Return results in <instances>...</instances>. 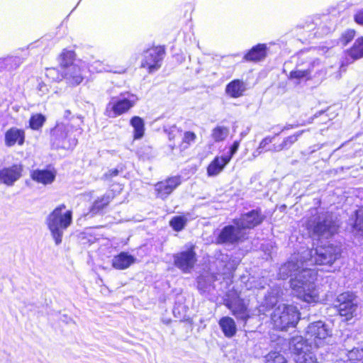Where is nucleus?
Masks as SVG:
<instances>
[{
    "mask_svg": "<svg viewBox=\"0 0 363 363\" xmlns=\"http://www.w3.org/2000/svg\"><path fill=\"white\" fill-rule=\"evenodd\" d=\"M279 276L282 279L291 277V288L294 296L299 299L309 303L319 301V291L315 283L317 272L308 268L302 255L300 260L298 255H294L290 261L281 265Z\"/></svg>",
    "mask_w": 363,
    "mask_h": 363,
    "instance_id": "1",
    "label": "nucleus"
},
{
    "mask_svg": "<svg viewBox=\"0 0 363 363\" xmlns=\"http://www.w3.org/2000/svg\"><path fill=\"white\" fill-rule=\"evenodd\" d=\"M65 209L66 206L61 204L50 212L45 218V224L57 245L62 242L65 230L72 223V211Z\"/></svg>",
    "mask_w": 363,
    "mask_h": 363,
    "instance_id": "2",
    "label": "nucleus"
},
{
    "mask_svg": "<svg viewBox=\"0 0 363 363\" xmlns=\"http://www.w3.org/2000/svg\"><path fill=\"white\" fill-rule=\"evenodd\" d=\"M340 256V247L332 244L319 246L315 249H307L302 252V257L307 267L313 264L330 267Z\"/></svg>",
    "mask_w": 363,
    "mask_h": 363,
    "instance_id": "3",
    "label": "nucleus"
},
{
    "mask_svg": "<svg viewBox=\"0 0 363 363\" xmlns=\"http://www.w3.org/2000/svg\"><path fill=\"white\" fill-rule=\"evenodd\" d=\"M307 228L318 238L328 239L337 233L338 225L332 213L322 212L308 221Z\"/></svg>",
    "mask_w": 363,
    "mask_h": 363,
    "instance_id": "4",
    "label": "nucleus"
},
{
    "mask_svg": "<svg viewBox=\"0 0 363 363\" xmlns=\"http://www.w3.org/2000/svg\"><path fill=\"white\" fill-rule=\"evenodd\" d=\"M274 328L286 330L289 327H294L299 320V312L293 305L281 303L274 310L271 315Z\"/></svg>",
    "mask_w": 363,
    "mask_h": 363,
    "instance_id": "5",
    "label": "nucleus"
},
{
    "mask_svg": "<svg viewBox=\"0 0 363 363\" xmlns=\"http://www.w3.org/2000/svg\"><path fill=\"white\" fill-rule=\"evenodd\" d=\"M307 340L317 348L332 344V329L324 322L319 320L308 325L306 329Z\"/></svg>",
    "mask_w": 363,
    "mask_h": 363,
    "instance_id": "6",
    "label": "nucleus"
},
{
    "mask_svg": "<svg viewBox=\"0 0 363 363\" xmlns=\"http://www.w3.org/2000/svg\"><path fill=\"white\" fill-rule=\"evenodd\" d=\"M138 101V96L130 92L121 93L118 96L111 97L106 105L105 115L109 118L121 116L133 108Z\"/></svg>",
    "mask_w": 363,
    "mask_h": 363,
    "instance_id": "7",
    "label": "nucleus"
},
{
    "mask_svg": "<svg viewBox=\"0 0 363 363\" xmlns=\"http://www.w3.org/2000/svg\"><path fill=\"white\" fill-rule=\"evenodd\" d=\"M73 125L69 123H57L51 131L52 145L56 148L72 149L76 146L77 140L72 135Z\"/></svg>",
    "mask_w": 363,
    "mask_h": 363,
    "instance_id": "8",
    "label": "nucleus"
},
{
    "mask_svg": "<svg viewBox=\"0 0 363 363\" xmlns=\"http://www.w3.org/2000/svg\"><path fill=\"white\" fill-rule=\"evenodd\" d=\"M247 233L238 225L233 224L224 226L216 238L219 245H235L245 240Z\"/></svg>",
    "mask_w": 363,
    "mask_h": 363,
    "instance_id": "9",
    "label": "nucleus"
},
{
    "mask_svg": "<svg viewBox=\"0 0 363 363\" xmlns=\"http://www.w3.org/2000/svg\"><path fill=\"white\" fill-rule=\"evenodd\" d=\"M335 307L341 316L347 320L352 318L357 308L355 296L350 292H345L337 296Z\"/></svg>",
    "mask_w": 363,
    "mask_h": 363,
    "instance_id": "10",
    "label": "nucleus"
},
{
    "mask_svg": "<svg viewBox=\"0 0 363 363\" xmlns=\"http://www.w3.org/2000/svg\"><path fill=\"white\" fill-rule=\"evenodd\" d=\"M164 50L161 47H155L145 51L141 66L148 69L150 73L157 71L162 65Z\"/></svg>",
    "mask_w": 363,
    "mask_h": 363,
    "instance_id": "11",
    "label": "nucleus"
},
{
    "mask_svg": "<svg viewBox=\"0 0 363 363\" xmlns=\"http://www.w3.org/2000/svg\"><path fill=\"white\" fill-rule=\"evenodd\" d=\"M264 218L265 216L262 213V211L257 208L242 214L238 218H234L233 223L238 225L245 232L247 229H252L260 225Z\"/></svg>",
    "mask_w": 363,
    "mask_h": 363,
    "instance_id": "12",
    "label": "nucleus"
},
{
    "mask_svg": "<svg viewBox=\"0 0 363 363\" xmlns=\"http://www.w3.org/2000/svg\"><path fill=\"white\" fill-rule=\"evenodd\" d=\"M174 264L183 273H189L196 262V252L191 247L186 250L182 251L173 255Z\"/></svg>",
    "mask_w": 363,
    "mask_h": 363,
    "instance_id": "13",
    "label": "nucleus"
},
{
    "mask_svg": "<svg viewBox=\"0 0 363 363\" xmlns=\"http://www.w3.org/2000/svg\"><path fill=\"white\" fill-rule=\"evenodd\" d=\"M320 65L318 60L306 62V63L298 62L294 70L290 72L289 78L296 80L299 83L301 80H308L311 79V75L314 68Z\"/></svg>",
    "mask_w": 363,
    "mask_h": 363,
    "instance_id": "14",
    "label": "nucleus"
},
{
    "mask_svg": "<svg viewBox=\"0 0 363 363\" xmlns=\"http://www.w3.org/2000/svg\"><path fill=\"white\" fill-rule=\"evenodd\" d=\"M23 164H13L0 169V183L12 186L22 177Z\"/></svg>",
    "mask_w": 363,
    "mask_h": 363,
    "instance_id": "15",
    "label": "nucleus"
},
{
    "mask_svg": "<svg viewBox=\"0 0 363 363\" xmlns=\"http://www.w3.org/2000/svg\"><path fill=\"white\" fill-rule=\"evenodd\" d=\"M181 183L182 179L179 176L172 177L164 181L157 182L155 187L157 197L162 199H167Z\"/></svg>",
    "mask_w": 363,
    "mask_h": 363,
    "instance_id": "16",
    "label": "nucleus"
},
{
    "mask_svg": "<svg viewBox=\"0 0 363 363\" xmlns=\"http://www.w3.org/2000/svg\"><path fill=\"white\" fill-rule=\"evenodd\" d=\"M85 66L82 64L71 65L63 71L62 76L72 86L79 85L84 79Z\"/></svg>",
    "mask_w": 363,
    "mask_h": 363,
    "instance_id": "17",
    "label": "nucleus"
},
{
    "mask_svg": "<svg viewBox=\"0 0 363 363\" xmlns=\"http://www.w3.org/2000/svg\"><path fill=\"white\" fill-rule=\"evenodd\" d=\"M352 337H348L344 344L345 349L341 351L340 362L342 363H358L363 359V348L354 347L350 349L347 346L350 342H353Z\"/></svg>",
    "mask_w": 363,
    "mask_h": 363,
    "instance_id": "18",
    "label": "nucleus"
},
{
    "mask_svg": "<svg viewBox=\"0 0 363 363\" xmlns=\"http://www.w3.org/2000/svg\"><path fill=\"white\" fill-rule=\"evenodd\" d=\"M363 57V37L357 38L352 47L347 50L345 53V58L342 62V66L347 65L355 60Z\"/></svg>",
    "mask_w": 363,
    "mask_h": 363,
    "instance_id": "19",
    "label": "nucleus"
},
{
    "mask_svg": "<svg viewBox=\"0 0 363 363\" xmlns=\"http://www.w3.org/2000/svg\"><path fill=\"white\" fill-rule=\"evenodd\" d=\"M25 132L22 129L11 128L5 133L4 143L6 147H13L16 144L21 146L25 142Z\"/></svg>",
    "mask_w": 363,
    "mask_h": 363,
    "instance_id": "20",
    "label": "nucleus"
},
{
    "mask_svg": "<svg viewBox=\"0 0 363 363\" xmlns=\"http://www.w3.org/2000/svg\"><path fill=\"white\" fill-rule=\"evenodd\" d=\"M227 307L232 311L233 314L238 318L246 322L250 318L247 306L243 300L238 298L228 301Z\"/></svg>",
    "mask_w": 363,
    "mask_h": 363,
    "instance_id": "21",
    "label": "nucleus"
},
{
    "mask_svg": "<svg viewBox=\"0 0 363 363\" xmlns=\"http://www.w3.org/2000/svg\"><path fill=\"white\" fill-rule=\"evenodd\" d=\"M113 198L111 193L108 192L102 196L97 198L90 208L88 213H84L85 218H92L95 215L99 213L104 208H106Z\"/></svg>",
    "mask_w": 363,
    "mask_h": 363,
    "instance_id": "22",
    "label": "nucleus"
},
{
    "mask_svg": "<svg viewBox=\"0 0 363 363\" xmlns=\"http://www.w3.org/2000/svg\"><path fill=\"white\" fill-rule=\"evenodd\" d=\"M55 177L56 172L51 169H35L30 172V177L33 181L44 185L52 184Z\"/></svg>",
    "mask_w": 363,
    "mask_h": 363,
    "instance_id": "23",
    "label": "nucleus"
},
{
    "mask_svg": "<svg viewBox=\"0 0 363 363\" xmlns=\"http://www.w3.org/2000/svg\"><path fill=\"white\" fill-rule=\"evenodd\" d=\"M136 260V258L128 252H122L119 255L113 257L112 265L117 269H125L128 268Z\"/></svg>",
    "mask_w": 363,
    "mask_h": 363,
    "instance_id": "24",
    "label": "nucleus"
},
{
    "mask_svg": "<svg viewBox=\"0 0 363 363\" xmlns=\"http://www.w3.org/2000/svg\"><path fill=\"white\" fill-rule=\"evenodd\" d=\"M218 325L225 337L231 338L235 335L237 326L232 318L228 316L221 318L218 321Z\"/></svg>",
    "mask_w": 363,
    "mask_h": 363,
    "instance_id": "25",
    "label": "nucleus"
},
{
    "mask_svg": "<svg viewBox=\"0 0 363 363\" xmlns=\"http://www.w3.org/2000/svg\"><path fill=\"white\" fill-rule=\"evenodd\" d=\"M266 56L267 45L265 44H258L249 50L244 56V59L246 61L258 62L264 60Z\"/></svg>",
    "mask_w": 363,
    "mask_h": 363,
    "instance_id": "26",
    "label": "nucleus"
},
{
    "mask_svg": "<svg viewBox=\"0 0 363 363\" xmlns=\"http://www.w3.org/2000/svg\"><path fill=\"white\" fill-rule=\"evenodd\" d=\"M245 90V84L240 79L233 80L225 87V93L232 98L240 97Z\"/></svg>",
    "mask_w": 363,
    "mask_h": 363,
    "instance_id": "27",
    "label": "nucleus"
},
{
    "mask_svg": "<svg viewBox=\"0 0 363 363\" xmlns=\"http://www.w3.org/2000/svg\"><path fill=\"white\" fill-rule=\"evenodd\" d=\"M229 162L228 157H216L209 164L207 168V173L209 177H214L218 175L225 165Z\"/></svg>",
    "mask_w": 363,
    "mask_h": 363,
    "instance_id": "28",
    "label": "nucleus"
},
{
    "mask_svg": "<svg viewBox=\"0 0 363 363\" xmlns=\"http://www.w3.org/2000/svg\"><path fill=\"white\" fill-rule=\"evenodd\" d=\"M304 130H300L296 132L292 135L288 136L284 139L282 143L279 144H274L272 148L268 149L272 152H280L283 150H287L290 148L293 144H294L301 135L303 133Z\"/></svg>",
    "mask_w": 363,
    "mask_h": 363,
    "instance_id": "29",
    "label": "nucleus"
},
{
    "mask_svg": "<svg viewBox=\"0 0 363 363\" xmlns=\"http://www.w3.org/2000/svg\"><path fill=\"white\" fill-rule=\"evenodd\" d=\"M306 341L308 340H305L302 336H295L291 339L289 347L296 356L300 353L311 351L310 346Z\"/></svg>",
    "mask_w": 363,
    "mask_h": 363,
    "instance_id": "30",
    "label": "nucleus"
},
{
    "mask_svg": "<svg viewBox=\"0 0 363 363\" xmlns=\"http://www.w3.org/2000/svg\"><path fill=\"white\" fill-rule=\"evenodd\" d=\"M277 295L278 292L272 290L269 293L268 296H265L264 301L258 307L259 314H265L267 311L272 308L277 303Z\"/></svg>",
    "mask_w": 363,
    "mask_h": 363,
    "instance_id": "31",
    "label": "nucleus"
},
{
    "mask_svg": "<svg viewBox=\"0 0 363 363\" xmlns=\"http://www.w3.org/2000/svg\"><path fill=\"white\" fill-rule=\"evenodd\" d=\"M130 123L133 128L134 140L141 139L145 133V122L143 119L139 116H133L130 119Z\"/></svg>",
    "mask_w": 363,
    "mask_h": 363,
    "instance_id": "32",
    "label": "nucleus"
},
{
    "mask_svg": "<svg viewBox=\"0 0 363 363\" xmlns=\"http://www.w3.org/2000/svg\"><path fill=\"white\" fill-rule=\"evenodd\" d=\"M352 225L353 231L363 236V206L355 211V218Z\"/></svg>",
    "mask_w": 363,
    "mask_h": 363,
    "instance_id": "33",
    "label": "nucleus"
},
{
    "mask_svg": "<svg viewBox=\"0 0 363 363\" xmlns=\"http://www.w3.org/2000/svg\"><path fill=\"white\" fill-rule=\"evenodd\" d=\"M74 57V52L63 50L58 59L60 66L64 69H66L71 65H74L75 63H73Z\"/></svg>",
    "mask_w": 363,
    "mask_h": 363,
    "instance_id": "34",
    "label": "nucleus"
},
{
    "mask_svg": "<svg viewBox=\"0 0 363 363\" xmlns=\"http://www.w3.org/2000/svg\"><path fill=\"white\" fill-rule=\"evenodd\" d=\"M229 134V129L224 126H217L213 129L211 137L215 142L224 140Z\"/></svg>",
    "mask_w": 363,
    "mask_h": 363,
    "instance_id": "35",
    "label": "nucleus"
},
{
    "mask_svg": "<svg viewBox=\"0 0 363 363\" xmlns=\"http://www.w3.org/2000/svg\"><path fill=\"white\" fill-rule=\"evenodd\" d=\"M296 363H318L315 354L311 350L296 356Z\"/></svg>",
    "mask_w": 363,
    "mask_h": 363,
    "instance_id": "36",
    "label": "nucleus"
},
{
    "mask_svg": "<svg viewBox=\"0 0 363 363\" xmlns=\"http://www.w3.org/2000/svg\"><path fill=\"white\" fill-rule=\"evenodd\" d=\"M187 219L183 216H177L173 217L169 221V225L175 231H181L186 225Z\"/></svg>",
    "mask_w": 363,
    "mask_h": 363,
    "instance_id": "37",
    "label": "nucleus"
},
{
    "mask_svg": "<svg viewBox=\"0 0 363 363\" xmlns=\"http://www.w3.org/2000/svg\"><path fill=\"white\" fill-rule=\"evenodd\" d=\"M45 121V117L42 114H35L30 117L29 125L33 130H39Z\"/></svg>",
    "mask_w": 363,
    "mask_h": 363,
    "instance_id": "38",
    "label": "nucleus"
},
{
    "mask_svg": "<svg viewBox=\"0 0 363 363\" xmlns=\"http://www.w3.org/2000/svg\"><path fill=\"white\" fill-rule=\"evenodd\" d=\"M91 67L97 72H114L112 66L108 63H105V61H95L91 64Z\"/></svg>",
    "mask_w": 363,
    "mask_h": 363,
    "instance_id": "39",
    "label": "nucleus"
},
{
    "mask_svg": "<svg viewBox=\"0 0 363 363\" xmlns=\"http://www.w3.org/2000/svg\"><path fill=\"white\" fill-rule=\"evenodd\" d=\"M265 359V363H287L285 357L277 352H269Z\"/></svg>",
    "mask_w": 363,
    "mask_h": 363,
    "instance_id": "40",
    "label": "nucleus"
},
{
    "mask_svg": "<svg viewBox=\"0 0 363 363\" xmlns=\"http://www.w3.org/2000/svg\"><path fill=\"white\" fill-rule=\"evenodd\" d=\"M264 278H259L256 280L254 277L249 279L247 282V287L248 289H263L266 284Z\"/></svg>",
    "mask_w": 363,
    "mask_h": 363,
    "instance_id": "41",
    "label": "nucleus"
},
{
    "mask_svg": "<svg viewBox=\"0 0 363 363\" xmlns=\"http://www.w3.org/2000/svg\"><path fill=\"white\" fill-rule=\"evenodd\" d=\"M0 62H3L6 68L13 69L18 66L21 63V59L17 57H8L4 59H0Z\"/></svg>",
    "mask_w": 363,
    "mask_h": 363,
    "instance_id": "42",
    "label": "nucleus"
},
{
    "mask_svg": "<svg viewBox=\"0 0 363 363\" xmlns=\"http://www.w3.org/2000/svg\"><path fill=\"white\" fill-rule=\"evenodd\" d=\"M196 138V136L194 133L190 131L186 132L184 135L181 147L182 149H186L189 145L194 143Z\"/></svg>",
    "mask_w": 363,
    "mask_h": 363,
    "instance_id": "43",
    "label": "nucleus"
},
{
    "mask_svg": "<svg viewBox=\"0 0 363 363\" xmlns=\"http://www.w3.org/2000/svg\"><path fill=\"white\" fill-rule=\"evenodd\" d=\"M164 130L168 135L169 139L170 140L174 139L177 136H180L181 135V131L174 125L164 126Z\"/></svg>",
    "mask_w": 363,
    "mask_h": 363,
    "instance_id": "44",
    "label": "nucleus"
},
{
    "mask_svg": "<svg viewBox=\"0 0 363 363\" xmlns=\"http://www.w3.org/2000/svg\"><path fill=\"white\" fill-rule=\"evenodd\" d=\"M354 35L355 31L354 30H347L342 33L340 40L345 45L354 38Z\"/></svg>",
    "mask_w": 363,
    "mask_h": 363,
    "instance_id": "45",
    "label": "nucleus"
},
{
    "mask_svg": "<svg viewBox=\"0 0 363 363\" xmlns=\"http://www.w3.org/2000/svg\"><path fill=\"white\" fill-rule=\"evenodd\" d=\"M275 136L274 137H266L264 138L259 143V149H261L262 151H268L267 150L269 149V148H272V146H270V147H268L269 144H271L274 139ZM269 152H271L270 150H269Z\"/></svg>",
    "mask_w": 363,
    "mask_h": 363,
    "instance_id": "46",
    "label": "nucleus"
},
{
    "mask_svg": "<svg viewBox=\"0 0 363 363\" xmlns=\"http://www.w3.org/2000/svg\"><path fill=\"white\" fill-rule=\"evenodd\" d=\"M72 115L70 111L69 110H66L64 113V118L65 119L67 120V121H73V123H72L73 125V127L74 126V125H76L77 126H79V123H82V118H79V117H74V116H72L70 117Z\"/></svg>",
    "mask_w": 363,
    "mask_h": 363,
    "instance_id": "47",
    "label": "nucleus"
},
{
    "mask_svg": "<svg viewBox=\"0 0 363 363\" xmlns=\"http://www.w3.org/2000/svg\"><path fill=\"white\" fill-rule=\"evenodd\" d=\"M240 146V141L236 140L234 141L231 147H230V150L228 153V155H223V157H229V162L230 161L233 156L237 152L238 148Z\"/></svg>",
    "mask_w": 363,
    "mask_h": 363,
    "instance_id": "48",
    "label": "nucleus"
},
{
    "mask_svg": "<svg viewBox=\"0 0 363 363\" xmlns=\"http://www.w3.org/2000/svg\"><path fill=\"white\" fill-rule=\"evenodd\" d=\"M46 75L48 77L52 78L53 80H59L61 79L60 76L57 72V70L55 68L47 69Z\"/></svg>",
    "mask_w": 363,
    "mask_h": 363,
    "instance_id": "49",
    "label": "nucleus"
},
{
    "mask_svg": "<svg viewBox=\"0 0 363 363\" xmlns=\"http://www.w3.org/2000/svg\"><path fill=\"white\" fill-rule=\"evenodd\" d=\"M197 284H198V289L199 291H201V292L206 291L208 286L206 284V282L205 281V279L203 277H198Z\"/></svg>",
    "mask_w": 363,
    "mask_h": 363,
    "instance_id": "50",
    "label": "nucleus"
},
{
    "mask_svg": "<svg viewBox=\"0 0 363 363\" xmlns=\"http://www.w3.org/2000/svg\"><path fill=\"white\" fill-rule=\"evenodd\" d=\"M118 170L117 169H112L108 170L104 175L103 179L105 180L111 179V178L116 177L118 174Z\"/></svg>",
    "mask_w": 363,
    "mask_h": 363,
    "instance_id": "51",
    "label": "nucleus"
},
{
    "mask_svg": "<svg viewBox=\"0 0 363 363\" xmlns=\"http://www.w3.org/2000/svg\"><path fill=\"white\" fill-rule=\"evenodd\" d=\"M38 94L40 96L45 95L48 92V86L44 82H39L37 87Z\"/></svg>",
    "mask_w": 363,
    "mask_h": 363,
    "instance_id": "52",
    "label": "nucleus"
},
{
    "mask_svg": "<svg viewBox=\"0 0 363 363\" xmlns=\"http://www.w3.org/2000/svg\"><path fill=\"white\" fill-rule=\"evenodd\" d=\"M355 22L363 26V9L358 11L354 16Z\"/></svg>",
    "mask_w": 363,
    "mask_h": 363,
    "instance_id": "53",
    "label": "nucleus"
},
{
    "mask_svg": "<svg viewBox=\"0 0 363 363\" xmlns=\"http://www.w3.org/2000/svg\"><path fill=\"white\" fill-rule=\"evenodd\" d=\"M333 29V27L332 25L330 26H326L325 27L322 28V30L320 32V35H326L329 33Z\"/></svg>",
    "mask_w": 363,
    "mask_h": 363,
    "instance_id": "54",
    "label": "nucleus"
},
{
    "mask_svg": "<svg viewBox=\"0 0 363 363\" xmlns=\"http://www.w3.org/2000/svg\"><path fill=\"white\" fill-rule=\"evenodd\" d=\"M263 151L258 147L255 151L252 153L254 158L258 157Z\"/></svg>",
    "mask_w": 363,
    "mask_h": 363,
    "instance_id": "55",
    "label": "nucleus"
},
{
    "mask_svg": "<svg viewBox=\"0 0 363 363\" xmlns=\"http://www.w3.org/2000/svg\"><path fill=\"white\" fill-rule=\"evenodd\" d=\"M292 128H293V126H292V125H290V126H289V127H286H286H284V128L282 129V131H284V130H286V129Z\"/></svg>",
    "mask_w": 363,
    "mask_h": 363,
    "instance_id": "56",
    "label": "nucleus"
},
{
    "mask_svg": "<svg viewBox=\"0 0 363 363\" xmlns=\"http://www.w3.org/2000/svg\"><path fill=\"white\" fill-rule=\"evenodd\" d=\"M362 363H363V362Z\"/></svg>",
    "mask_w": 363,
    "mask_h": 363,
    "instance_id": "57",
    "label": "nucleus"
}]
</instances>
